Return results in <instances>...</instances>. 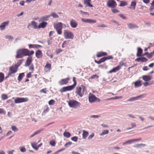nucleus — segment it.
Instances as JSON below:
<instances>
[{
	"mask_svg": "<svg viewBox=\"0 0 154 154\" xmlns=\"http://www.w3.org/2000/svg\"><path fill=\"white\" fill-rule=\"evenodd\" d=\"M34 53V51H29L27 49H19L17 50L15 56L17 58H21L23 56L32 55Z\"/></svg>",
	"mask_w": 154,
	"mask_h": 154,
	"instance_id": "nucleus-1",
	"label": "nucleus"
},
{
	"mask_svg": "<svg viewBox=\"0 0 154 154\" xmlns=\"http://www.w3.org/2000/svg\"><path fill=\"white\" fill-rule=\"evenodd\" d=\"M87 90L86 87L83 85H81L80 86H77L76 88L75 93L80 97H82L85 94H86Z\"/></svg>",
	"mask_w": 154,
	"mask_h": 154,
	"instance_id": "nucleus-2",
	"label": "nucleus"
},
{
	"mask_svg": "<svg viewBox=\"0 0 154 154\" xmlns=\"http://www.w3.org/2000/svg\"><path fill=\"white\" fill-rule=\"evenodd\" d=\"M54 27L56 31L59 35H61L62 33V24L61 22H59L54 24Z\"/></svg>",
	"mask_w": 154,
	"mask_h": 154,
	"instance_id": "nucleus-3",
	"label": "nucleus"
},
{
	"mask_svg": "<svg viewBox=\"0 0 154 154\" xmlns=\"http://www.w3.org/2000/svg\"><path fill=\"white\" fill-rule=\"evenodd\" d=\"M68 104L69 106L73 108H76L79 107L80 103L78 101L74 100H70L68 102Z\"/></svg>",
	"mask_w": 154,
	"mask_h": 154,
	"instance_id": "nucleus-4",
	"label": "nucleus"
},
{
	"mask_svg": "<svg viewBox=\"0 0 154 154\" xmlns=\"http://www.w3.org/2000/svg\"><path fill=\"white\" fill-rule=\"evenodd\" d=\"M89 101L90 103H94L95 102H99L100 101V99L95 96V95L90 93L88 96Z\"/></svg>",
	"mask_w": 154,
	"mask_h": 154,
	"instance_id": "nucleus-5",
	"label": "nucleus"
},
{
	"mask_svg": "<svg viewBox=\"0 0 154 154\" xmlns=\"http://www.w3.org/2000/svg\"><path fill=\"white\" fill-rule=\"evenodd\" d=\"M124 65V63L123 61H121L119 63V64L116 67L112 69H111L109 72V73H112V72H116L121 69L122 66Z\"/></svg>",
	"mask_w": 154,
	"mask_h": 154,
	"instance_id": "nucleus-6",
	"label": "nucleus"
},
{
	"mask_svg": "<svg viewBox=\"0 0 154 154\" xmlns=\"http://www.w3.org/2000/svg\"><path fill=\"white\" fill-rule=\"evenodd\" d=\"M17 66L16 65L12 66L9 67V71L8 73V76H12V74L15 73L17 71Z\"/></svg>",
	"mask_w": 154,
	"mask_h": 154,
	"instance_id": "nucleus-7",
	"label": "nucleus"
},
{
	"mask_svg": "<svg viewBox=\"0 0 154 154\" xmlns=\"http://www.w3.org/2000/svg\"><path fill=\"white\" fill-rule=\"evenodd\" d=\"M64 37L66 39H73L74 35L71 32L65 30L64 31Z\"/></svg>",
	"mask_w": 154,
	"mask_h": 154,
	"instance_id": "nucleus-8",
	"label": "nucleus"
},
{
	"mask_svg": "<svg viewBox=\"0 0 154 154\" xmlns=\"http://www.w3.org/2000/svg\"><path fill=\"white\" fill-rule=\"evenodd\" d=\"M107 5L110 8H115L116 7L117 4L114 0H110L107 2Z\"/></svg>",
	"mask_w": 154,
	"mask_h": 154,
	"instance_id": "nucleus-9",
	"label": "nucleus"
},
{
	"mask_svg": "<svg viewBox=\"0 0 154 154\" xmlns=\"http://www.w3.org/2000/svg\"><path fill=\"white\" fill-rule=\"evenodd\" d=\"M29 100V99L27 98H20L17 97L15 99L14 102L15 103H23V102H27Z\"/></svg>",
	"mask_w": 154,
	"mask_h": 154,
	"instance_id": "nucleus-10",
	"label": "nucleus"
},
{
	"mask_svg": "<svg viewBox=\"0 0 154 154\" xmlns=\"http://www.w3.org/2000/svg\"><path fill=\"white\" fill-rule=\"evenodd\" d=\"M70 78L69 77L62 79L59 81L58 83L60 85H66V84L68 83V82L70 80Z\"/></svg>",
	"mask_w": 154,
	"mask_h": 154,
	"instance_id": "nucleus-11",
	"label": "nucleus"
},
{
	"mask_svg": "<svg viewBox=\"0 0 154 154\" xmlns=\"http://www.w3.org/2000/svg\"><path fill=\"white\" fill-rule=\"evenodd\" d=\"M51 69V66L50 63L47 62L46 65L44 68V71L45 72H47L50 71Z\"/></svg>",
	"mask_w": 154,
	"mask_h": 154,
	"instance_id": "nucleus-12",
	"label": "nucleus"
},
{
	"mask_svg": "<svg viewBox=\"0 0 154 154\" xmlns=\"http://www.w3.org/2000/svg\"><path fill=\"white\" fill-rule=\"evenodd\" d=\"M81 20L82 22L85 23H95L97 22L96 20L91 19H84L82 18Z\"/></svg>",
	"mask_w": 154,
	"mask_h": 154,
	"instance_id": "nucleus-13",
	"label": "nucleus"
},
{
	"mask_svg": "<svg viewBox=\"0 0 154 154\" xmlns=\"http://www.w3.org/2000/svg\"><path fill=\"white\" fill-rule=\"evenodd\" d=\"M9 23V21L4 22L2 23L0 25V29L1 30H4L6 26H8Z\"/></svg>",
	"mask_w": 154,
	"mask_h": 154,
	"instance_id": "nucleus-14",
	"label": "nucleus"
},
{
	"mask_svg": "<svg viewBox=\"0 0 154 154\" xmlns=\"http://www.w3.org/2000/svg\"><path fill=\"white\" fill-rule=\"evenodd\" d=\"M70 24L71 26L73 28H76L78 25L76 20L73 19H72L70 20Z\"/></svg>",
	"mask_w": 154,
	"mask_h": 154,
	"instance_id": "nucleus-15",
	"label": "nucleus"
},
{
	"mask_svg": "<svg viewBox=\"0 0 154 154\" xmlns=\"http://www.w3.org/2000/svg\"><path fill=\"white\" fill-rule=\"evenodd\" d=\"M35 56L38 58H42L43 56V53L41 50H38L35 52Z\"/></svg>",
	"mask_w": 154,
	"mask_h": 154,
	"instance_id": "nucleus-16",
	"label": "nucleus"
},
{
	"mask_svg": "<svg viewBox=\"0 0 154 154\" xmlns=\"http://www.w3.org/2000/svg\"><path fill=\"white\" fill-rule=\"evenodd\" d=\"M71 90H72L70 86H68L62 87L61 89H60V92L62 93L67 91H70Z\"/></svg>",
	"mask_w": 154,
	"mask_h": 154,
	"instance_id": "nucleus-17",
	"label": "nucleus"
},
{
	"mask_svg": "<svg viewBox=\"0 0 154 154\" xmlns=\"http://www.w3.org/2000/svg\"><path fill=\"white\" fill-rule=\"evenodd\" d=\"M32 58L31 57H29L28 58L25 63V66H28L31 64V63L32 62Z\"/></svg>",
	"mask_w": 154,
	"mask_h": 154,
	"instance_id": "nucleus-18",
	"label": "nucleus"
},
{
	"mask_svg": "<svg viewBox=\"0 0 154 154\" xmlns=\"http://www.w3.org/2000/svg\"><path fill=\"white\" fill-rule=\"evenodd\" d=\"M152 78V76L149 75H144L142 76L143 80L145 81H150L151 80Z\"/></svg>",
	"mask_w": 154,
	"mask_h": 154,
	"instance_id": "nucleus-19",
	"label": "nucleus"
},
{
	"mask_svg": "<svg viewBox=\"0 0 154 154\" xmlns=\"http://www.w3.org/2000/svg\"><path fill=\"white\" fill-rule=\"evenodd\" d=\"M31 25H32V26L33 28L34 29H36L37 28H38V26H37V23L36 22L32 21L31 22V24H29L27 26V27L29 29H30L29 28V27L31 26Z\"/></svg>",
	"mask_w": 154,
	"mask_h": 154,
	"instance_id": "nucleus-20",
	"label": "nucleus"
},
{
	"mask_svg": "<svg viewBox=\"0 0 154 154\" xmlns=\"http://www.w3.org/2000/svg\"><path fill=\"white\" fill-rule=\"evenodd\" d=\"M113 57L112 56H108L105 57H103L100 59L101 63L104 62L105 60H110V59H113Z\"/></svg>",
	"mask_w": 154,
	"mask_h": 154,
	"instance_id": "nucleus-21",
	"label": "nucleus"
},
{
	"mask_svg": "<svg viewBox=\"0 0 154 154\" xmlns=\"http://www.w3.org/2000/svg\"><path fill=\"white\" fill-rule=\"evenodd\" d=\"M107 55V53L105 52L100 51L97 53L96 56L97 57H100L105 56Z\"/></svg>",
	"mask_w": 154,
	"mask_h": 154,
	"instance_id": "nucleus-22",
	"label": "nucleus"
},
{
	"mask_svg": "<svg viewBox=\"0 0 154 154\" xmlns=\"http://www.w3.org/2000/svg\"><path fill=\"white\" fill-rule=\"evenodd\" d=\"M147 60V59L144 57L137 58L135 60L136 62H139V61H140L141 62H146Z\"/></svg>",
	"mask_w": 154,
	"mask_h": 154,
	"instance_id": "nucleus-23",
	"label": "nucleus"
},
{
	"mask_svg": "<svg viewBox=\"0 0 154 154\" xmlns=\"http://www.w3.org/2000/svg\"><path fill=\"white\" fill-rule=\"evenodd\" d=\"M142 85V81L140 80L134 82V86L135 88L140 87Z\"/></svg>",
	"mask_w": 154,
	"mask_h": 154,
	"instance_id": "nucleus-24",
	"label": "nucleus"
},
{
	"mask_svg": "<svg viewBox=\"0 0 154 154\" xmlns=\"http://www.w3.org/2000/svg\"><path fill=\"white\" fill-rule=\"evenodd\" d=\"M91 0H84V3L86 6L92 7L93 5L90 3Z\"/></svg>",
	"mask_w": 154,
	"mask_h": 154,
	"instance_id": "nucleus-25",
	"label": "nucleus"
},
{
	"mask_svg": "<svg viewBox=\"0 0 154 154\" xmlns=\"http://www.w3.org/2000/svg\"><path fill=\"white\" fill-rule=\"evenodd\" d=\"M29 48H34L36 49H38V48H39L42 47V46H41V45L38 44H29Z\"/></svg>",
	"mask_w": 154,
	"mask_h": 154,
	"instance_id": "nucleus-26",
	"label": "nucleus"
},
{
	"mask_svg": "<svg viewBox=\"0 0 154 154\" xmlns=\"http://www.w3.org/2000/svg\"><path fill=\"white\" fill-rule=\"evenodd\" d=\"M47 25V22H43L38 25V28L39 29L44 28Z\"/></svg>",
	"mask_w": 154,
	"mask_h": 154,
	"instance_id": "nucleus-27",
	"label": "nucleus"
},
{
	"mask_svg": "<svg viewBox=\"0 0 154 154\" xmlns=\"http://www.w3.org/2000/svg\"><path fill=\"white\" fill-rule=\"evenodd\" d=\"M143 50L140 47H138L137 48V53L136 55L137 57H140L142 56Z\"/></svg>",
	"mask_w": 154,
	"mask_h": 154,
	"instance_id": "nucleus-28",
	"label": "nucleus"
},
{
	"mask_svg": "<svg viewBox=\"0 0 154 154\" xmlns=\"http://www.w3.org/2000/svg\"><path fill=\"white\" fill-rule=\"evenodd\" d=\"M128 28L130 29L136 28H137V27H138V26H137L136 25L131 23L128 24Z\"/></svg>",
	"mask_w": 154,
	"mask_h": 154,
	"instance_id": "nucleus-29",
	"label": "nucleus"
},
{
	"mask_svg": "<svg viewBox=\"0 0 154 154\" xmlns=\"http://www.w3.org/2000/svg\"><path fill=\"white\" fill-rule=\"evenodd\" d=\"M76 78L74 77L72 78V81L74 82V83L73 85H70V87L71 88L72 90H73L74 89L75 87L76 86Z\"/></svg>",
	"mask_w": 154,
	"mask_h": 154,
	"instance_id": "nucleus-30",
	"label": "nucleus"
},
{
	"mask_svg": "<svg viewBox=\"0 0 154 154\" xmlns=\"http://www.w3.org/2000/svg\"><path fill=\"white\" fill-rule=\"evenodd\" d=\"M25 76V74L24 73H22L19 74V75L18 76V80L19 81H20L22 79L23 77Z\"/></svg>",
	"mask_w": 154,
	"mask_h": 154,
	"instance_id": "nucleus-31",
	"label": "nucleus"
},
{
	"mask_svg": "<svg viewBox=\"0 0 154 154\" xmlns=\"http://www.w3.org/2000/svg\"><path fill=\"white\" fill-rule=\"evenodd\" d=\"M4 74L2 72H0V82H2L4 80Z\"/></svg>",
	"mask_w": 154,
	"mask_h": 154,
	"instance_id": "nucleus-32",
	"label": "nucleus"
},
{
	"mask_svg": "<svg viewBox=\"0 0 154 154\" xmlns=\"http://www.w3.org/2000/svg\"><path fill=\"white\" fill-rule=\"evenodd\" d=\"M31 145L33 148L36 150H38V146H37V143H31Z\"/></svg>",
	"mask_w": 154,
	"mask_h": 154,
	"instance_id": "nucleus-33",
	"label": "nucleus"
},
{
	"mask_svg": "<svg viewBox=\"0 0 154 154\" xmlns=\"http://www.w3.org/2000/svg\"><path fill=\"white\" fill-rule=\"evenodd\" d=\"M88 134L87 132L85 131H83V133L82 134L83 138L84 139H86Z\"/></svg>",
	"mask_w": 154,
	"mask_h": 154,
	"instance_id": "nucleus-34",
	"label": "nucleus"
},
{
	"mask_svg": "<svg viewBox=\"0 0 154 154\" xmlns=\"http://www.w3.org/2000/svg\"><path fill=\"white\" fill-rule=\"evenodd\" d=\"M42 130H38L36 131L35 132L34 134H32V135H31L29 138H31L33 137L36 134H38V133H39L41 131H42Z\"/></svg>",
	"mask_w": 154,
	"mask_h": 154,
	"instance_id": "nucleus-35",
	"label": "nucleus"
},
{
	"mask_svg": "<svg viewBox=\"0 0 154 154\" xmlns=\"http://www.w3.org/2000/svg\"><path fill=\"white\" fill-rule=\"evenodd\" d=\"M128 5V3L127 2L125 1H121L120 4L119 5L120 6H126Z\"/></svg>",
	"mask_w": 154,
	"mask_h": 154,
	"instance_id": "nucleus-36",
	"label": "nucleus"
},
{
	"mask_svg": "<svg viewBox=\"0 0 154 154\" xmlns=\"http://www.w3.org/2000/svg\"><path fill=\"white\" fill-rule=\"evenodd\" d=\"M29 71H32L33 72L34 70V66L33 64H31L29 67Z\"/></svg>",
	"mask_w": 154,
	"mask_h": 154,
	"instance_id": "nucleus-37",
	"label": "nucleus"
},
{
	"mask_svg": "<svg viewBox=\"0 0 154 154\" xmlns=\"http://www.w3.org/2000/svg\"><path fill=\"white\" fill-rule=\"evenodd\" d=\"M122 96H116L114 97L111 98H109L106 99V100H113V99H119L122 98Z\"/></svg>",
	"mask_w": 154,
	"mask_h": 154,
	"instance_id": "nucleus-38",
	"label": "nucleus"
},
{
	"mask_svg": "<svg viewBox=\"0 0 154 154\" xmlns=\"http://www.w3.org/2000/svg\"><path fill=\"white\" fill-rule=\"evenodd\" d=\"M64 137H69L70 136V133L68 132H64L63 133Z\"/></svg>",
	"mask_w": 154,
	"mask_h": 154,
	"instance_id": "nucleus-39",
	"label": "nucleus"
},
{
	"mask_svg": "<svg viewBox=\"0 0 154 154\" xmlns=\"http://www.w3.org/2000/svg\"><path fill=\"white\" fill-rule=\"evenodd\" d=\"M69 42L68 41H64L62 45V47L64 48L66 47L67 45L68 44Z\"/></svg>",
	"mask_w": 154,
	"mask_h": 154,
	"instance_id": "nucleus-40",
	"label": "nucleus"
},
{
	"mask_svg": "<svg viewBox=\"0 0 154 154\" xmlns=\"http://www.w3.org/2000/svg\"><path fill=\"white\" fill-rule=\"evenodd\" d=\"M133 142H134L133 139H131V140H128L127 141H126L125 142V143H123V144L125 145V144H131V143H132Z\"/></svg>",
	"mask_w": 154,
	"mask_h": 154,
	"instance_id": "nucleus-41",
	"label": "nucleus"
},
{
	"mask_svg": "<svg viewBox=\"0 0 154 154\" xmlns=\"http://www.w3.org/2000/svg\"><path fill=\"white\" fill-rule=\"evenodd\" d=\"M55 103V101L54 100H53V99H52L48 102L49 105H54Z\"/></svg>",
	"mask_w": 154,
	"mask_h": 154,
	"instance_id": "nucleus-42",
	"label": "nucleus"
},
{
	"mask_svg": "<svg viewBox=\"0 0 154 154\" xmlns=\"http://www.w3.org/2000/svg\"><path fill=\"white\" fill-rule=\"evenodd\" d=\"M136 5V2L135 1H133L131 2V6L133 7L134 9H135V7Z\"/></svg>",
	"mask_w": 154,
	"mask_h": 154,
	"instance_id": "nucleus-43",
	"label": "nucleus"
},
{
	"mask_svg": "<svg viewBox=\"0 0 154 154\" xmlns=\"http://www.w3.org/2000/svg\"><path fill=\"white\" fill-rule=\"evenodd\" d=\"M49 110V108L48 107H46V109H45L43 112L42 113V114L43 115H44L45 114H46V112H48Z\"/></svg>",
	"mask_w": 154,
	"mask_h": 154,
	"instance_id": "nucleus-44",
	"label": "nucleus"
},
{
	"mask_svg": "<svg viewBox=\"0 0 154 154\" xmlns=\"http://www.w3.org/2000/svg\"><path fill=\"white\" fill-rule=\"evenodd\" d=\"M109 130H104L103 131L101 134H100V135H104L105 134H107L109 133Z\"/></svg>",
	"mask_w": 154,
	"mask_h": 154,
	"instance_id": "nucleus-45",
	"label": "nucleus"
},
{
	"mask_svg": "<svg viewBox=\"0 0 154 154\" xmlns=\"http://www.w3.org/2000/svg\"><path fill=\"white\" fill-rule=\"evenodd\" d=\"M51 16L53 17L54 18H58L59 17L58 15H57L56 14L54 13H52L51 14Z\"/></svg>",
	"mask_w": 154,
	"mask_h": 154,
	"instance_id": "nucleus-46",
	"label": "nucleus"
},
{
	"mask_svg": "<svg viewBox=\"0 0 154 154\" xmlns=\"http://www.w3.org/2000/svg\"><path fill=\"white\" fill-rule=\"evenodd\" d=\"M2 100H5L8 99V96L5 94H2Z\"/></svg>",
	"mask_w": 154,
	"mask_h": 154,
	"instance_id": "nucleus-47",
	"label": "nucleus"
},
{
	"mask_svg": "<svg viewBox=\"0 0 154 154\" xmlns=\"http://www.w3.org/2000/svg\"><path fill=\"white\" fill-rule=\"evenodd\" d=\"M23 62V60H20L17 62V64L16 65V66H17V69H18V68L19 67V66Z\"/></svg>",
	"mask_w": 154,
	"mask_h": 154,
	"instance_id": "nucleus-48",
	"label": "nucleus"
},
{
	"mask_svg": "<svg viewBox=\"0 0 154 154\" xmlns=\"http://www.w3.org/2000/svg\"><path fill=\"white\" fill-rule=\"evenodd\" d=\"M146 145L145 144H138L136 145L135 146V147H140V146H146Z\"/></svg>",
	"mask_w": 154,
	"mask_h": 154,
	"instance_id": "nucleus-49",
	"label": "nucleus"
},
{
	"mask_svg": "<svg viewBox=\"0 0 154 154\" xmlns=\"http://www.w3.org/2000/svg\"><path fill=\"white\" fill-rule=\"evenodd\" d=\"M99 78V76L97 75V74L93 75H92L89 78L90 79H94L95 78Z\"/></svg>",
	"mask_w": 154,
	"mask_h": 154,
	"instance_id": "nucleus-50",
	"label": "nucleus"
},
{
	"mask_svg": "<svg viewBox=\"0 0 154 154\" xmlns=\"http://www.w3.org/2000/svg\"><path fill=\"white\" fill-rule=\"evenodd\" d=\"M135 100H136V97H132L130 98L128 100V101H131Z\"/></svg>",
	"mask_w": 154,
	"mask_h": 154,
	"instance_id": "nucleus-51",
	"label": "nucleus"
},
{
	"mask_svg": "<svg viewBox=\"0 0 154 154\" xmlns=\"http://www.w3.org/2000/svg\"><path fill=\"white\" fill-rule=\"evenodd\" d=\"M72 144V142H68V143H66L65 144L64 146L66 147H68L69 146H70Z\"/></svg>",
	"mask_w": 154,
	"mask_h": 154,
	"instance_id": "nucleus-52",
	"label": "nucleus"
},
{
	"mask_svg": "<svg viewBox=\"0 0 154 154\" xmlns=\"http://www.w3.org/2000/svg\"><path fill=\"white\" fill-rule=\"evenodd\" d=\"M50 144L51 145L54 146L56 144V142L54 140H52L50 141Z\"/></svg>",
	"mask_w": 154,
	"mask_h": 154,
	"instance_id": "nucleus-53",
	"label": "nucleus"
},
{
	"mask_svg": "<svg viewBox=\"0 0 154 154\" xmlns=\"http://www.w3.org/2000/svg\"><path fill=\"white\" fill-rule=\"evenodd\" d=\"M71 140L75 142H76L78 141V138L77 137H72L71 138Z\"/></svg>",
	"mask_w": 154,
	"mask_h": 154,
	"instance_id": "nucleus-54",
	"label": "nucleus"
},
{
	"mask_svg": "<svg viewBox=\"0 0 154 154\" xmlns=\"http://www.w3.org/2000/svg\"><path fill=\"white\" fill-rule=\"evenodd\" d=\"M11 128L15 132L17 131L18 130L17 128L15 126H12L11 127Z\"/></svg>",
	"mask_w": 154,
	"mask_h": 154,
	"instance_id": "nucleus-55",
	"label": "nucleus"
},
{
	"mask_svg": "<svg viewBox=\"0 0 154 154\" xmlns=\"http://www.w3.org/2000/svg\"><path fill=\"white\" fill-rule=\"evenodd\" d=\"M111 11L113 13H116L119 12V11L116 9H111Z\"/></svg>",
	"mask_w": 154,
	"mask_h": 154,
	"instance_id": "nucleus-56",
	"label": "nucleus"
},
{
	"mask_svg": "<svg viewBox=\"0 0 154 154\" xmlns=\"http://www.w3.org/2000/svg\"><path fill=\"white\" fill-rule=\"evenodd\" d=\"M143 97H144V94H141L140 95L136 97V100H137L139 98H142Z\"/></svg>",
	"mask_w": 154,
	"mask_h": 154,
	"instance_id": "nucleus-57",
	"label": "nucleus"
},
{
	"mask_svg": "<svg viewBox=\"0 0 154 154\" xmlns=\"http://www.w3.org/2000/svg\"><path fill=\"white\" fill-rule=\"evenodd\" d=\"M20 150L21 152H24L26 151L25 148L24 147H22L20 148Z\"/></svg>",
	"mask_w": 154,
	"mask_h": 154,
	"instance_id": "nucleus-58",
	"label": "nucleus"
},
{
	"mask_svg": "<svg viewBox=\"0 0 154 154\" xmlns=\"http://www.w3.org/2000/svg\"><path fill=\"white\" fill-rule=\"evenodd\" d=\"M119 16L121 18H122L123 19H126L127 18L125 17L124 16V15L123 14H119Z\"/></svg>",
	"mask_w": 154,
	"mask_h": 154,
	"instance_id": "nucleus-59",
	"label": "nucleus"
},
{
	"mask_svg": "<svg viewBox=\"0 0 154 154\" xmlns=\"http://www.w3.org/2000/svg\"><path fill=\"white\" fill-rule=\"evenodd\" d=\"M61 51H62V50L61 49H58L56 50V53L58 54L60 53Z\"/></svg>",
	"mask_w": 154,
	"mask_h": 154,
	"instance_id": "nucleus-60",
	"label": "nucleus"
},
{
	"mask_svg": "<svg viewBox=\"0 0 154 154\" xmlns=\"http://www.w3.org/2000/svg\"><path fill=\"white\" fill-rule=\"evenodd\" d=\"M31 73L32 72H29L28 74H27L26 75V77L27 78H31Z\"/></svg>",
	"mask_w": 154,
	"mask_h": 154,
	"instance_id": "nucleus-61",
	"label": "nucleus"
},
{
	"mask_svg": "<svg viewBox=\"0 0 154 154\" xmlns=\"http://www.w3.org/2000/svg\"><path fill=\"white\" fill-rule=\"evenodd\" d=\"M141 139H142L140 137L138 138V139H133V142L139 141L140 140H141Z\"/></svg>",
	"mask_w": 154,
	"mask_h": 154,
	"instance_id": "nucleus-62",
	"label": "nucleus"
},
{
	"mask_svg": "<svg viewBox=\"0 0 154 154\" xmlns=\"http://www.w3.org/2000/svg\"><path fill=\"white\" fill-rule=\"evenodd\" d=\"M46 88L40 90V92H43V93H44L45 94H46Z\"/></svg>",
	"mask_w": 154,
	"mask_h": 154,
	"instance_id": "nucleus-63",
	"label": "nucleus"
},
{
	"mask_svg": "<svg viewBox=\"0 0 154 154\" xmlns=\"http://www.w3.org/2000/svg\"><path fill=\"white\" fill-rule=\"evenodd\" d=\"M153 52L152 53H150L149 54L148 53V57L149 58H151L152 56L153 55Z\"/></svg>",
	"mask_w": 154,
	"mask_h": 154,
	"instance_id": "nucleus-64",
	"label": "nucleus"
}]
</instances>
